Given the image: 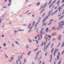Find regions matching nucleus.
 I'll return each instance as SVG.
<instances>
[{
    "label": "nucleus",
    "instance_id": "bb28decb",
    "mask_svg": "<svg viewBox=\"0 0 64 64\" xmlns=\"http://www.w3.org/2000/svg\"><path fill=\"white\" fill-rule=\"evenodd\" d=\"M43 43H44V41H43L42 43V45L40 46H42L43 45Z\"/></svg>",
    "mask_w": 64,
    "mask_h": 64
},
{
    "label": "nucleus",
    "instance_id": "37998d69",
    "mask_svg": "<svg viewBox=\"0 0 64 64\" xmlns=\"http://www.w3.org/2000/svg\"><path fill=\"white\" fill-rule=\"evenodd\" d=\"M31 31H32V30H29L28 32V33H30V32H31Z\"/></svg>",
    "mask_w": 64,
    "mask_h": 64
},
{
    "label": "nucleus",
    "instance_id": "603ef678",
    "mask_svg": "<svg viewBox=\"0 0 64 64\" xmlns=\"http://www.w3.org/2000/svg\"><path fill=\"white\" fill-rule=\"evenodd\" d=\"M46 20V19H44L43 21V22H45V21Z\"/></svg>",
    "mask_w": 64,
    "mask_h": 64
},
{
    "label": "nucleus",
    "instance_id": "ddd939ff",
    "mask_svg": "<svg viewBox=\"0 0 64 64\" xmlns=\"http://www.w3.org/2000/svg\"><path fill=\"white\" fill-rule=\"evenodd\" d=\"M46 24H45V22H44L42 24V26H46Z\"/></svg>",
    "mask_w": 64,
    "mask_h": 64
},
{
    "label": "nucleus",
    "instance_id": "8fccbe9b",
    "mask_svg": "<svg viewBox=\"0 0 64 64\" xmlns=\"http://www.w3.org/2000/svg\"><path fill=\"white\" fill-rule=\"evenodd\" d=\"M45 14H46V13H44V14L42 15L43 16H44L45 15Z\"/></svg>",
    "mask_w": 64,
    "mask_h": 64
},
{
    "label": "nucleus",
    "instance_id": "7c9ffc66",
    "mask_svg": "<svg viewBox=\"0 0 64 64\" xmlns=\"http://www.w3.org/2000/svg\"><path fill=\"white\" fill-rule=\"evenodd\" d=\"M56 0H54L52 2V4H54V3H55V2H56Z\"/></svg>",
    "mask_w": 64,
    "mask_h": 64
},
{
    "label": "nucleus",
    "instance_id": "2eb2a0df",
    "mask_svg": "<svg viewBox=\"0 0 64 64\" xmlns=\"http://www.w3.org/2000/svg\"><path fill=\"white\" fill-rule=\"evenodd\" d=\"M31 23H30V24L28 26V28H29V27H30V26H31Z\"/></svg>",
    "mask_w": 64,
    "mask_h": 64
},
{
    "label": "nucleus",
    "instance_id": "20e7f679",
    "mask_svg": "<svg viewBox=\"0 0 64 64\" xmlns=\"http://www.w3.org/2000/svg\"><path fill=\"white\" fill-rule=\"evenodd\" d=\"M60 52H58V56H57V57L58 60H59V58L60 57Z\"/></svg>",
    "mask_w": 64,
    "mask_h": 64
},
{
    "label": "nucleus",
    "instance_id": "7ed1b4c3",
    "mask_svg": "<svg viewBox=\"0 0 64 64\" xmlns=\"http://www.w3.org/2000/svg\"><path fill=\"white\" fill-rule=\"evenodd\" d=\"M59 49H58V48H57V49H56L55 50V51H54V56H55V54H56V52L57 51H59Z\"/></svg>",
    "mask_w": 64,
    "mask_h": 64
},
{
    "label": "nucleus",
    "instance_id": "473e14b6",
    "mask_svg": "<svg viewBox=\"0 0 64 64\" xmlns=\"http://www.w3.org/2000/svg\"><path fill=\"white\" fill-rule=\"evenodd\" d=\"M51 24H52V22H50V23H49L48 24V26H49V25H51Z\"/></svg>",
    "mask_w": 64,
    "mask_h": 64
},
{
    "label": "nucleus",
    "instance_id": "4be33fe9",
    "mask_svg": "<svg viewBox=\"0 0 64 64\" xmlns=\"http://www.w3.org/2000/svg\"><path fill=\"white\" fill-rule=\"evenodd\" d=\"M22 57H23V55H21V56L20 57V59H21L22 58Z\"/></svg>",
    "mask_w": 64,
    "mask_h": 64
},
{
    "label": "nucleus",
    "instance_id": "6ab92c4d",
    "mask_svg": "<svg viewBox=\"0 0 64 64\" xmlns=\"http://www.w3.org/2000/svg\"><path fill=\"white\" fill-rule=\"evenodd\" d=\"M31 53V51H30V52L28 53V55L29 56L30 54Z\"/></svg>",
    "mask_w": 64,
    "mask_h": 64
},
{
    "label": "nucleus",
    "instance_id": "f257e3e1",
    "mask_svg": "<svg viewBox=\"0 0 64 64\" xmlns=\"http://www.w3.org/2000/svg\"><path fill=\"white\" fill-rule=\"evenodd\" d=\"M64 6V4L62 5V6L61 8V6H60L58 8V10H59V12H61V10H62V7H63Z\"/></svg>",
    "mask_w": 64,
    "mask_h": 64
},
{
    "label": "nucleus",
    "instance_id": "338daca9",
    "mask_svg": "<svg viewBox=\"0 0 64 64\" xmlns=\"http://www.w3.org/2000/svg\"><path fill=\"white\" fill-rule=\"evenodd\" d=\"M64 14V10L63 11V12L62 13V14L63 15V14Z\"/></svg>",
    "mask_w": 64,
    "mask_h": 64
},
{
    "label": "nucleus",
    "instance_id": "58836bf2",
    "mask_svg": "<svg viewBox=\"0 0 64 64\" xmlns=\"http://www.w3.org/2000/svg\"><path fill=\"white\" fill-rule=\"evenodd\" d=\"M38 58V57L37 56L35 57V60H37V59Z\"/></svg>",
    "mask_w": 64,
    "mask_h": 64
},
{
    "label": "nucleus",
    "instance_id": "6e6d98bb",
    "mask_svg": "<svg viewBox=\"0 0 64 64\" xmlns=\"http://www.w3.org/2000/svg\"><path fill=\"white\" fill-rule=\"evenodd\" d=\"M17 31L16 30H15L14 31V33H17Z\"/></svg>",
    "mask_w": 64,
    "mask_h": 64
},
{
    "label": "nucleus",
    "instance_id": "bf43d9fd",
    "mask_svg": "<svg viewBox=\"0 0 64 64\" xmlns=\"http://www.w3.org/2000/svg\"><path fill=\"white\" fill-rule=\"evenodd\" d=\"M24 63H26V60H25V59H24Z\"/></svg>",
    "mask_w": 64,
    "mask_h": 64
},
{
    "label": "nucleus",
    "instance_id": "69168bd1",
    "mask_svg": "<svg viewBox=\"0 0 64 64\" xmlns=\"http://www.w3.org/2000/svg\"><path fill=\"white\" fill-rule=\"evenodd\" d=\"M4 47H5V46H6V44H4Z\"/></svg>",
    "mask_w": 64,
    "mask_h": 64
},
{
    "label": "nucleus",
    "instance_id": "4d7b16f0",
    "mask_svg": "<svg viewBox=\"0 0 64 64\" xmlns=\"http://www.w3.org/2000/svg\"><path fill=\"white\" fill-rule=\"evenodd\" d=\"M37 24H36L35 26H34V27H36V26H37Z\"/></svg>",
    "mask_w": 64,
    "mask_h": 64
},
{
    "label": "nucleus",
    "instance_id": "f3484780",
    "mask_svg": "<svg viewBox=\"0 0 64 64\" xmlns=\"http://www.w3.org/2000/svg\"><path fill=\"white\" fill-rule=\"evenodd\" d=\"M63 25H64V23H63L62 24H60V25H58V26H63Z\"/></svg>",
    "mask_w": 64,
    "mask_h": 64
},
{
    "label": "nucleus",
    "instance_id": "79ce46f5",
    "mask_svg": "<svg viewBox=\"0 0 64 64\" xmlns=\"http://www.w3.org/2000/svg\"><path fill=\"white\" fill-rule=\"evenodd\" d=\"M50 44V42L49 43H48L47 45V46L48 47V46H49V45Z\"/></svg>",
    "mask_w": 64,
    "mask_h": 64
},
{
    "label": "nucleus",
    "instance_id": "a19ab883",
    "mask_svg": "<svg viewBox=\"0 0 64 64\" xmlns=\"http://www.w3.org/2000/svg\"><path fill=\"white\" fill-rule=\"evenodd\" d=\"M48 46H46V50H47V48H48Z\"/></svg>",
    "mask_w": 64,
    "mask_h": 64
},
{
    "label": "nucleus",
    "instance_id": "4c0bfd02",
    "mask_svg": "<svg viewBox=\"0 0 64 64\" xmlns=\"http://www.w3.org/2000/svg\"><path fill=\"white\" fill-rule=\"evenodd\" d=\"M40 5V3L39 2H38V4H37V5L38 6H39Z\"/></svg>",
    "mask_w": 64,
    "mask_h": 64
},
{
    "label": "nucleus",
    "instance_id": "0eeeda50",
    "mask_svg": "<svg viewBox=\"0 0 64 64\" xmlns=\"http://www.w3.org/2000/svg\"><path fill=\"white\" fill-rule=\"evenodd\" d=\"M58 26H59L58 28H57V30H59V29H60V26H59L58 25Z\"/></svg>",
    "mask_w": 64,
    "mask_h": 64
},
{
    "label": "nucleus",
    "instance_id": "412c9836",
    "mask_svg": "<svg viewBox=\"0 0 64 64\" xmlns=\"http://www.w3.org/2000/svg\"><path fill=\"white\" fill-rule=\"evenodd\" d=\"M50 16V14H49V15H48L46 17V19H48V17H49Z\"/></svg>",
    "mask_w": 64,
    "mask_h": 64
},
{
    "label": "nucleus",
    "instance_id": "aec40b11",
    "mask_svg": "<svg viewBox=\"0 0 64 64\" xmlns=\"http://www.w3.org/2000/svg\"><path fill=\"white\" fill-rule=\"evenodd\" d=\"M45 10V9H43L42 10V11L40 12V14H41L42 12H43V11H44Z\"/></svg>",
    "mask_w": 64,
    "mask_h": 64
},
{
    "label": "nucleus",
    "instance_id": "f8f14e48",
    "mask_svg": "<svg viewBox=\"0 0 64 64\" xmlns=\"http://www.w3.org/2000/svg\"><path fill=\"white\" fill-rule=\"evenodd\" d=\"M52 12V11H50V12H49L48 13V15H50V14Z\"/></svg>",
    "mask_w": 64,
    "mask_h": 64
},
{
    "label": "nucleus",
    "instance_id": "5701e85b",
    "mask_svg": "<svg viewBox=\"0 0 64 64\" xmlns=\"http://www.w3.org/2000/svg\"><path fill=\"white\" fill-rule=\"evenodd\" d=\"M28 40L29 41V42H30V43H32V40H31L30 39H28Z\"/></svg>",
    "mask_w": 64,
    "mask_h": 64
},
{
    "label": "nucleus",
    "instance_id": "f03ea898",
    "mask_svg": "<svg viewBox=\"0 0 64 64\" xmlns=\"http://www.w3.org/2000/svg\"><path fill=\"white\" fill-rule=\"evenodd\" d=\"M47 3H48V2H46L45 4L44 5V6H42V9H43V8H46V7L47 6Z\"/></svg>",
    "mask_w": 64,
    "mask_h": 64
},
{
    "label": "nucleus",
    "instance_id": "a18cd8bd",
    "mask_svg": "<svg viewBox=\"0 0 64 64\" xmlns=\"http://www.w3.org/2000/svg\"><path fill=\"white\" fill-rule=\"evenodd\" d=\"M45 47H46V46H44V49L43 50L44 51H45Z\"/></svg>",
    "mask_w": 64,
    "mask_h": 64
},
{
    "label": "nucleus",
    "instance_id": "774afa93",
    "mask_svg": "<svg viewBox=\"0 0 64 64\" xmlns=\"http://www.w3.org/2000/svg\"><path fill=\"white\" fill-rule=\"evenodd\" d=\"M18 60H16V63H17V64H18Z\"/></svg>",
    "mask_w": 64,
    "mask_h": 64
},
{
    "label": "nucleus",
    "instance_id": "dca6fc26",
    "mask_svg": "<svg viewBox=\"0 0 64 64\" xmlns=\"http://www.w3.org/2000/svg\"><path fill=\"white\" fill-rule=\"evenodd\" d=\"M43 30H44V28H42L40 31V32H42V31H43Z\"/></svg>",
    "mask_w": 64,
    "mask_h": 64
},
{
    "label": "nucleus",
    "instance_id": "e433bc0d",
    "mask_svg": "<svg viewBox=\"0 0 64 64\" xmlns=\"http://www.w3.org/2000/svg\"><path fill=\"white\" fill-rule=\"evenodd\" d=\"M53 51H54V49L52 48V50H51V53H53Z\"/></svg>",
    "mask_w": 64,
    "mask_h": 64
},
{
    "label": "nucleus",
    "instance_id": "864d4df0",
    "mask_svg": "<svg viewBox=\"0 0 64 64\" xmlns=\"http://www.w3.org/2000/svg\"><path fill=\"white\" fill-rule=\"evenodd\" d=\"M58 8L57 7V6L55 8H54V9H57Z\"/></svg>",
    "mask_w": 64,
    "mask_h": 64
},
{
    "label": "nucleus",
    "instance_id": "b1692460",
    "mask_svg": "<svg viewBox=\"0 0 64 64\" xmlns=\"http://www.w3.org/2000/svg\"><path fill=\"white\" fill-rule=\"evenodd\" d=\"M35 21H34L33 23L32 24V26H34V24H35Z\"/></svg>",
    "mask_w": 64,
    "mask_h": 64
},
{
    "label": "nucleus",
    "instance_id": "e2e57ef3",
    "mask_svg": "<svg viewBox=\"0 0 64 64\" xmlns=\"http://www.w3.org/2000/svg\"><path fill=\"white\" fill-rule=\"evenodd\" d=\"M3 8H6V6H4L3 7Z\"/></svg>",
    "mask_w": 64,
    "mask_h": 64
},
{
    "label": "nucleus",
    "instance_id": "052dcab7",
    "mask_svg": "<svg viewBox=\"0 0 64 64\" xmlns=\"http://www.w3.org/2000/svg\"><path fill=\"white\" fill-rule=\"evenodd\" d=\"M9 3H11V0H9Z\"/></svg>",
    "mask_w": 64,
    "mask_h": 64
},
{
    "label": "nucleus",
    "instance_id": "39448f33",
    "mask_svg": "<svg viewBox=\"0 0 64 64\" xmlns=\"http://www.w3.org/2000/svg\"><path fill=\"white\" fill-rule=\"evenodd\" d=\"M61 36L60 35L58 37V40H59L60 41L61 40Z\"/></svg>",
    "mask_w": 64,
    "mask_h": 64
},
{
    "label": "nucleus",
    "instance_id": "cd10ccee",
    "mask_svg": "<svg viewBox=\"0 0 64 64\" xmlns=\"http://www.w3.org/2000/svg\"><path fill=\"white\" fill-rule=\"evenodd\" d=\"M54 29H55V27H53L52 28L51 30H54Z\"/></svg>",
    "mask_w": 64,
    "mask_h": 64
},
{
    "label": "nucleus",
    "instance_id": "9d476101",
    "mask_svg": "<svg viewBox=\"0 0 64 64\" xmlns=\"http://www.w3.org/2000/svg\"><path fill=\"white\" fill-rule=\"evenodd\" d=\"M40 34L42 35H44L45 34V33L44 32H40Z\"/></svg>",
    "mask_w": 64,
    "mask_h": 64
},
{
    "label": "nucleus",
    "instance_id": "1a4fd4ad",
    "mask_svg": "<svg viewBox=\"0 0 64 64\" xmlns=\"http://www.w3.org/2000/svg\"><path fill=\"white\" fill-rule=\"evenodd\" d=\"M63 17H64V15L62 16L59 19V20H61V19L62 18H63Z\"/></svg>",
    "mask_w": 64,
    "mask_h": 64
},
{
    "label": "nucleus",
    "instance_id": "72a5a7b5",
    "mask_svg": "<svg viewBox=\"0 0 64 64\" xmlns=\"http://www.w3.org/2000/svg\"><path fill=\"white\" fill-rule=\"evenodd\" d=\"M10 59L11 60H13L14 59V58H13V57H11L10 58Z\"/></svg>",
    "mask_w": 64,
    "mask_h": 64
},
{
    "label": "nucleus",
    "instance_id": "3c124183",
    "mask_svg": "<svg viewBox=\"0 0 64 64\" xmlns=\"http://www.w3.org/2000/svg\"><path fill=\"white\" fill-rule=\"evenodd\" d=\"M40 37H41V38H42V35L41 34H40Z\"/></svg>",
    "mask_w": 64,
    "mask_h": 64
},
{
    "label": "nucleus",
    "instance_id": "393cba45",
    "mask_svg": "<svg viewBox=\"0 0 64 64\" xmlns=\"http://www.w3.org/2000/svg\"><path fill=\"white\" fill-rule=\"evenodd\" d=\"M48 28H47L46 29V33H47L46 31H48Z\"/></svg>",
    "mask_w": 64,
    "mask_h": 64
},
{
    "label": "nucleus",
    "instance_id": "5fc2aeb1",
    "mask_svg": "<svg viewBox=\"0 0 64 64\" xmlns=\"http://www.w3.org/2000/svg\"><path fill=\"white\" fill-rule=\"evenodd\" d=\"M48 37L49 38H51V36H49V35L48 36Z\"/></svg>",
    "mask_w": 64,
    "mask_h": 64
},
{
    "label": "nucleus",
    "instance_id": "9b49d317",
    "mask_svg": "<svg viewBox=\"0 0 64 64\" xmlns=\"http://www.w3.org/2000/svg\"><path fill=\"white\" fill-rule=\"evenodd\" d=\"M40 20H41V18H40L39 19L38 22L37 24H39V22H40Z\"/></svg>",
    "mask_w": 64,
    "mask_h": 64
},
{
    "label": "nucleus",
    "instance_id": "a211bd4d",
    "mask_svg": "<svg viewBox=\"0 0 64 64\" xmlns=\"http://www.w3.org/2000/svg\"><path fill=\"white\" fill-rule=\"evenodd\" d=\"M53 5V4H51L49 6V8H51V7H52V5Z\"/></svg>",
    "mask_w": 64,
    "mask_h": 64
},
{
    "label": "nucleus",
    "instance_id": "6e6552de",
    "mask_svg": "<svg viewBox=\"0 0 64 64\" xmlns=\"http://www.w3.org/2000/svg\"><path fill=\"white\" fill-rule=\"evenodd\" d=\"M55 35H56V34L55 33H54L52 34V36H54Z\"/></svg>",
    "mask_w": 64,
    "mask_h": 64
},
{
    "label": "nucleus",
    "instance_id": "ea45409f",
    "mask_svg": "<svg viewBox=\"0 0 64 64\" xmlns=\"http://www.w3.org/2000/svg\"><path fill=\"white\" fill-rule=\"evenodd\" d=\"M56 40V39L55 38H54L52 39V41H55Z\"/></svg>",
    "mask_w": 64,
    "mask_h": 64
},
{
    "label": "nucleus",
    "instance_id": "680f3d73",
    "mask_svg": "<svg viewBox=\"0 0 64 64\" xmlns=\"http://www.w3.org/2000/svg\"><path fill=\"white\" fill-rule=\"evenodd\" d=\"M11 3H10L8 4V6H10L11 5Z\"/></svg>",
    "mask_w": 64,
    "mask_h": 64
},
{
    "label": "nucleus",
    "instance_id": "423d86ee",
    "mask_svg": "<svg viewBox=\"0 0 64 64\" xmlns=\"http://www.w3.org/2000/svg\"><path fill=\"white\" fill-rule=\"evenodd\" d=\"M29 46L27 44L26 45V49H28V48H29Z\"/></svg>",
    "mask_w": 64,
    "mask_h": 64
},
{
    "label": "nucleus",
    "instance_id": "4468645a",
    "mask_svg": "<svg viewBox=\"0 0 64 64\" xmlns=\"http://www.w3.org/2000/svg\"><path fill=\"white\" fill-rule=\"evenodd\" d=\"M50 2L48 3V5H50V3L52 2V0H50Z\"/></svg>",
    "mask_w": 64,
    "mask_h": 64
},
{
    "label": "nucleus",
    "instance_id": "09e8293b",
    "mask_svg": "<svg viewBox=\"0 0 64 64\" xmlns=\"http://www.w3.org/2000/svg\"><path fill=\"white\" fill-rule=\"evenodd\" d=\"M47 52H46V54H45V55L46 56H46H47Z\"/></svg>",
    "mask_w": 64,
    "mask_h": 64
},
{
    "label": "nucleus",
    "instance_id": "2f4dec72",
    "mask_svg": "<svg viewBox=\"0 0 64 64\" xmlns=\"http://www.w3.org/2000/svg\"><path fill=\"white\" fill-rule=\"evenodd\" d=\"M58 9L57 10H56L55 11V12H54V14H55L56 12H57L58 11Z\"/></svg>",
    "mask_w": 64,
    "mask_h": 64
},
{
    "label": "nucleus",
    "instance_id": "c9c22d12",
    "mask_svg": "<svg viewBox=\"0 0 64 64\" xmlns=\"http://www.w3.org/2000/svg\"><path fill=\"white\" fill-rule=\"evenodd\" d=\"M61 60H60L58 62V64H61Z\"/></svg>",
    "mask_w": 64,
    "mask_h": 64
},
{
    "label": "nucleus",
    "instance_id": "f704fd0d",
    "mask_svg": "<svg viewBox=\"0 0 64 64\" xmlns=\"http://www.w3.org/2000/svg\"><path fill=\"white\" fill-rule=\"evenodd\" d=\"M55 14H54V13L52 12V14H51V16H52V15H54Z\"/></svg>",
    "mask_w": 64,
    "mask_h": 64
},
{
    "label": "nucleus",
    "instance_id": "a878e982",
    "mask_svg": "<svg viewBox=\"0 0 64 64\" xmlns=\"http://www.w3.org/2000/svg\"><path fill=\"white\" fill-rule=\"evenodd\" d=\"M60 3V0H58L56 3V4H59Z\"/></svg>",
    "mask_w": 64,
    "mask_h": 64
},
{
    "label": "nucleus",
    "instance_id": "c756f323",
    "mask_svg": "<svg viewBox=\"0 0 64 64\" xmlns=\"http://www.w3.org/2000/svg\"><path fill=\"white\" fill-rule=\"evenodd\" d=\"M64 46V42H63V44L62 46L61 47H63V46Z\"/></svg>",
    "mask_w": 64,
    "mask_h": 64
},
{
    "label": "nucleus",
    "instance_id": "49530a36",
    "mask_svg": "<svg viewBox=\"0 0 64 64\" xmlns=\"http://www.w3.org/2000/svg\"><path fill=\"white\" fill-rule=\"evenodd\" d=\"M64 52V50L62 52V55L63 54V53Z\"/></svg>",
    "mask_w": 64,
    "mask_h": 64
},
{
    "label": "nucleus",
    "instance_id": "c03bdc74",
    "mask_svg": "<svg viewBox=\"0 0 64 64\" xmlns=\"http://www.w3.org/2000/svg\"><path fill=\"white\" fill-rule=\"evenodd\" d=\"M36 42H37L38 44V43H39V42H38V41L37 40H36Z\"/></svg>",
    "mask_w": 64,
    "mask_h": 64
},
{
    "label": "nucleus",
    "instance_id": "de8ad7c7",
    "mask_svg": "<svg viewBox=\"0 0 64 64\" xmlns=\"http://www.w3.org/2000/svg\"><path fill=\"white\" fill-rule=\"evenodd\" d=\"M32 27H32V26L30 27V28L29 29V30H30V29H31L32 28Z\"/></svg>",
    "mask_w": 64,
    "mask_h": 64
},
{
    "label": "nucleus",
    "instance_id": "13d9d810",
    "mask_svg": "<svg viewBox=\"0 0 64 64\" xmlns=\"http://www.w3.org/2000/svg\"><path fill=\"white\" fill-rule=\"evenodd\" d=\"M38 29H37V31H36V33H38Z\"/></svg>",
    "mask_w": 64,
    "mask_h": 64
},
{
    "label": "nucleus",
    "instance_id": "0e129e2a",
    "mask_svg": "<svg viewBox=\"0 0 64 64\" xmlns=\"http://www.w3.org/2000/svg\"><path fill=\"white\" fill-rule=\"evenodd\" d=\"M37 29V27H36V28L34 29V30H36V29Z\"/></svg>",
    "mask_w": 64,
    "mask_h": 64
},
{
    "label": "nucleus",
    "instance_id": "c85d7f7f",
    "mask_svg": "<svg viewBox=\"0 0 64 64\" xmlns=\"http://www.w3.org/2000/svg\"><path fill=\"white\" fill-rule=\"evenodd\" d=\"M53 20H54L53 19H51V20H50V22H52V21H53Z\"/></svg>",
    "mask_w": 64,
    "mask_h": 64
}]
</instances>
